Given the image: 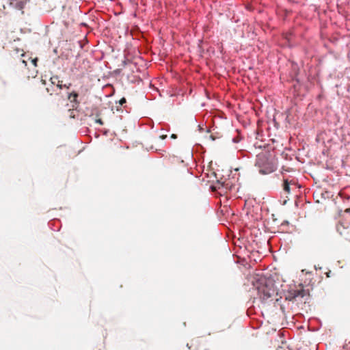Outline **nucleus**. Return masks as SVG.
Returning <instances> with one entry per match:
<instances>
[{"instance_id":"nucleus-1","label":"nucleus","mask_w":350,"mask_h":350,"mask_svg":"<svg viewBox=\"0 0 350 350\" xmlns=\"http://www.w3.org/2000/svg\"><path fill=\"white\" fill-rule=\"evenodd\" d=\"M258 294L262 301H266L269 298L277 294V289L271 279L265 278H259L256 284H255Z\"/></svg>"},{"instance_id":"nucleus-2","label":"nucleus","mask_w":350,"mask_h":350,"mask_svg":"<svg viewBox=\"0 0 350 350\" xmlns=\"http://www.w3.org/2000/svg\"><path fill=\"white\" fill-rule=\"evenodd\" d=\"M255 165L258 168L261 174H269L275 172L277 169L275 159L265 153L258 154L256 156Z\"/></svg>"},{"instance_id":"nucleus-3","label":"nucleus","mask_w":350,"mask_h":350,"mask_svg":"<svg viewBox=\"0 0 350 350\" xmlns=\"http://www.w3.org/2000/svg\"><path fill=\"white\" fill-rule=\"evenodd\" d=\"M292 298L295 299L297 297H304L306 295V291L303 289L293 290L290 292Z\"/></svg>"},{"instance_id":"nucleus-4","label":"nucleus","mask_w":350,"mask_h":350,"mask_svg":"<svg viewBox=\"0 0 350 350\" xmlns=\"http://www.w3.org/2000/svg\"><path fill=\"white\" fill-rule=\"evenodd\" d=\"M293 180L288 181V179L284 180L283 189L288 193L291 192L290 185H292Z\"/></svg>"},{"instance_id":"nucleus-5","label":"nucleus","mask_w":350,"mask_h":350,"mask_svg":"<svg viewBox=\"0 0 350 350\" xmlns=\"http://www.w3.org/2000/svg\"><path fill=\"white\" fill-rule=\"evenodd\" d=\"M13 7L18 10H21L24 8V3L22 1L17 0V1L14 4Z\"/></svg>"},{"instance_id":"nucleus-6","label":"nucleus","mask_w":350,"mask_h":350,"mask_svg":"<svg viewBox=\"0 0 350 350\" xmlns=\"http://www.w3.org/2000/svg\"><path fill=\"white\" fill-rule=\"evenodd\" d=\"M78 97V94L73 92L68 95V98L71 102H77V98Z\"/></svg>"},{"instance_id":"nucleus-7","label":"nucleus","mask_w":350,"mask_h":350,"mask_svg":"<svg viewBox=\"0 0 350 350\" xmlns=\"http://www.w3.org/2000/svg\"><path fill=\"white\" fill-rule=\"evenodd\" d=\"M51 83L53 84H56L57 85V81H58V77H53L51 78Z\"/></svg>"},{"instance_id":"nucleus-8","label":"nucleus","mask_w":350,"mask_h":350,"mask_svg":"<svg viewBox=\"0 0 350 350\" xmlns=\"http://www.w3.org/2000/svg\"><path fill=\"white\" fill-rule=\"evenodd\" d=\"M57 86L59 89H62V88H63L62 81H59V80L58 79V81H57Z\"/></svg>"},{"instance_id":"nucleus-9","label":"nucleus","mask_w":350,"mask_h":350,"mask_svg":"<svg viewBox=\"0 0 350 350\" xmlns=\"http://www.w3.org/2000/svg\"><path fill=\"white\" fill-rule=\"evenodd\" d=\"M126 103V98H122L120 100H119V104L120 105H122L123 104H124Z\"/></svg>"},{"instance_id":"nucleus-10","label":"nucleus","mask_w":350,"mask_h":350,"mask_svg":"<svg viewBox=\"0 0 350 350\" xmlns=\"http://www.w3.org/2000/svg\"><path fill=\"white\" fill-rule=\"evenodd\" d=\"M239 141H240V139H239L238 137H234V138L232 139V142H233L234 143H238Z\"/></svg>"},{"instance_id":"nucleus-11","label":"nucleus","mask_w":350,"mask_h":350,"mask_svg":"<svg viewBox=\"0 0 350 350\" xmlns=\"http://www.w3.org/2000/svg\"><path fill=\"white\" fill-rule=\"evenodd\" d=\"M17 1V0H10V5L13 6L14 4Z\"/></svg>"},{"instance_id":"nucleus-12","label":"nucleus","mask_w":350,"mask_h":350,"mask_svg":"<svg viewBox=\"0 0 350 350\" xmlns=\"http://www.w3.org/2000/svg\"><path fill=\"white\" fill-rule=\"evenodd\" d=\"M38 61V59L37 58H35L31 60V62L33 63V64L36 66V62Z\"/></svg>"},{"instance_id":"nucleus-13","label":"nucleus","mask_w":350,"mask_h":350,"mask_svg":"<svg viewBox=\"0 0 350 350\" xmlns=\"http://www.w3.org/2000/svg\"><path fill=\"white\" fill-rule=\"evenodd\" d=\"M70 86H71V83H68V85H66V84L63 85V88H66L67 89H69L70 88Z\"/></svg>"},{"instance_id":"nucleus-14","label":"nucleus","mask_w":350,"mask_h":350,"mask_svg":"<svg viewBox=\"0 0 350 350\" xmlns=\"http://www.w3.org/2000/svg\"><path fill=\"white\" fill-rule=\"evenodd\" d=\"M96 122L100 124H103V121L100 120V119H98L96 120Z\"/></svg>"},{"instance_id":"nucleus-15","label":"nucleus","mask_w":350,"mask_h":350,"mask_svg":"<svg viewBox=\"0 0 350 350\" xmlns=\"http://www.w3.org/2000/svg\"><path fill=\"white\" fill-rule=\"evenodd\" d=\"M166 137H167L166 135H162L160 136V139H165Z\"/></svg>"},{"instance_id":"nucleus-16","label":"nucleus","mask_w":350,"mask_h":350,"mask_svg":"<svg viewBox=\"0 0 350 350\" xmlns=\"http://www.w3.org/2000/svg\"><path fill=\"white\" fill-rule=\"evenodd\" d=\"M171 138H172V139H176V138H177V135H176V134H172V135H171Z\"/></svg>"},{"instance_id":"nucleus-17","label":"nucleus","mask_w":350,"mask_h":350,"mask_svg":"<svg viewBox=\"0 0 350 350\" xmlns=\"http://www.w3.org/2000/svg\"><path fill=\"white\" fill-rule=\"evenodd\" d=\"M345 212L347 213H350V208H348L345 210Z\"/></svg>"},{"instance_id":"nucleus-18","label":"nucleus","mask_w":350,"mask_h":350,"mask_svg":"<svg viewBox=\"0 0 350 350\" xmlns=\"http://www.w3.org/2000/svg\"><path fill=\"white\" fill-rule=\"evenodd\" d=\"M23 63L26 64V62L25 60L23 61Z\"/></svg>"}]
</instances>
